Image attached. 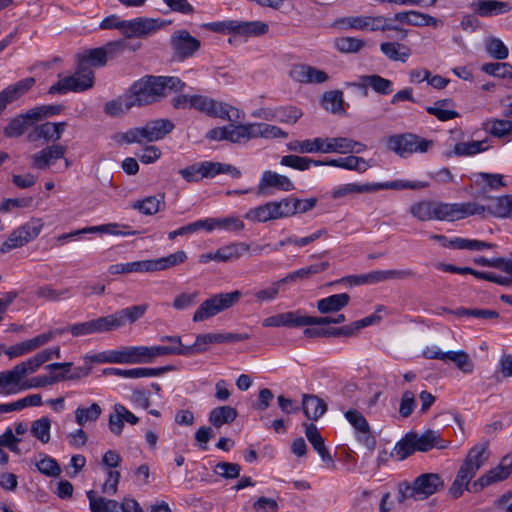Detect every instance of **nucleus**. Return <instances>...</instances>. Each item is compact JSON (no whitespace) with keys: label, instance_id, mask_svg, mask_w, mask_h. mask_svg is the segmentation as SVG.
Segmentation results:
<instances>
[{"label":"nucleus","instance_id":"nucleus-1","mask_svg":"<svg viewBox=\"0 0 512 512\" xmlns=\"http://www.w3.org/2000/svg\"><path fill=\"white\" fill-rule=\"evenodd\" d=\"M20 366H13L10 369L0 371V395H15L30 389L44 388L54 385L50 373L29 378L35 372H25L19 369Z\"/></svg>","mask_w":512,"mask_h":512},{"label":"nucleus","instance_id":"nucleus-2","mask_svg":"<svg viewBox=\"0 0 512 512\" xmlns=\"http://www.w3.org/2000/svg\"><path fill=\"white\" fill-rule=\"evenodd\" d=\"M444 488L443 479L436 473H423L412 483L404 482L399 485V502L406 499L425 500Z\"/></svg>","mask_w":512,"mask_h":512},{"label":"nucleus","instance_id":"nucleus-3","mask_svg":"<svg viewBox=\"0 0 512 512\" xmlns=\"http://www.w3.org/2000/svg\"><path fill=\"white\" fill-rule=\"evenodd\" d=\"M241 297V292L234 290L227 293L214 294L204 300L193 314L194 322H202L208 320L215 315L234 306Z\"/></svg>","mask_w":512,"mask_h":512},{"label":"nucleus","instance_id":"nucleus-4","mask_svg":"<svg viewBox=\"0 0 512 512\" xmlns=\"http://www.w3.org/2000/svg\"><path fill=\"white\" fill-rule=\"evenodd\" d=\"M283 135L278 127L267 123L228 125V141L233 143H244L257 137L277 138Z\"/></svg>","mask_w":512,"mask_h":512},{"label":"nucleus","instance_id":"nucleus-5","mask_svg":"<svg viewBox=\"0 0 512 512\" xmlns=\"http://www.w3.org/2000/svg\"><path fill=\"white\" fill-rule=\"evenodd\" d=\"M387 148L404 158L413 153H425L432 146L433 141L427 140L413 133L392 135L387 138Z\"/></svg>","mask_w":512,"mask_h":512},{"label":"nucleus","instance_id":"nucleus-6","mask_svg":"<svg viewBox=\"0 0 512 512\" xmlns=\"http://www.w3.org/2000/svg\"><path fill=\"white\" fill-rule=\"evenodd\" d=\"M169 352L173 351L166 348H152V346H123L114 350L115 364L152 363L155 358Z\"/></svg>","mask_w":512,"mask_h":512},{"label":"nucleus","instance_id":"nucleus-7","mask_svg":"<svg viewBox=\"0 0 512 512\" xmlns=\"http://www.w3.org/2000/svg\"><path fill=\"white\" fill-rule=\"evenodd\" d=\"M94 85V73L87 70L83 64L77 65L74 75L60 78L53 84L48 92L49 94H66L68 92H82L92 88Z\"/></svg>","mask_w":512,"mask_h":512},{"label":"nucleus","instance_id":"nucleus-8","mask_svg":"<svg viewBox=\"0 0 512 512\" xmlns=\"http://www.w3.org/2000/svg\"><path fill=\"white\" fill-rule=\"evenodd\" d=\"M190 108H194L211 117L221 118L230 122H237L241 118L238 109L202 95H192Z\"/></svg>","mask_w":512,"mask_h":512},{"label":"nucleus","instance_id":"nucleus-9","mask_svg":"<svg viewBox=\"0 0 512 512\" xmlns=\"http://www.w3.org/2000/svg\"><path fill=\"white\" fill-rule=\"evenodd\" d=\"M127 93L134 107L154 103L163 97L156 76L141 78L132 84Z\"/></svg>","mask_w":512,"mask_h":512},{"label":"nucleus","instance_id":"nucleus-10","mask_svg":"<svg viewBox=\"0 0 512 512\" xmlns=\"http://www.w3.org/2000/svg\"><path fill=\"white\" fill-rule=\"evenodd\" d=\"M485 207L475 202L444 203L435 201V220L456 221L471 215H479Z\"/></svg>","mask_w":512,"mask_h":512},{"label":"nucleus","instance_id":"nucleus-11","mask_svg":"<svg viewBox=\"0 0 512 512\" xmlns=\"http://www.w3.org/2000/svg\"><path fill=\"white\" fill-rule=\"evenodd\" d=\"M91 512H143L139 503L130 497H124L122 502L97 495L96 491L86 493Z\"/></svg>","mask_w":512,"mask_h":512},{"label":"nucleus","instance_id":"nucleus-12","mask_svg":"<svg viewBox=\"0 0 512 512\" xmlns=\"http://www.w3.org/2000/svg\"><path fill=\"white\" fill-rule=\"evenodd\" d=\"M166 24L167 22L161 19L137 17L126 20L121 28L126 38H146L165 27Z\"/></svg>","mask_w":512,"mask_h":512},{"label":"nucleus","instance_id":"nucleus-13","mask_svg":"<svg viewBox=\"0 0 512 512\" xmlns=\"http://www.w3.org/2000/svg\"><path fill=\"white\" fill-rule=\"evenodd\" d=\"M415 273L410 270H376L361 275H351L341 281H347L354 285L376 284L387 280H403L414 277Z\"/></svg>","mask_w":512,"mask_h":512},{"label":"nucleus","instance_id":"nucleus-14","mask_svg":"<svg viewBox=\"0 0 512 512\" xmlns=\"http://www.w3.org/2000/svg\"><path fill=\"white\" fill-rule=\"evenodd\" d=\"M170 44L176 59L181 61L192 57L201 46L200 41L184 29L171 35Z\"/></svg>","mask_w":512,"mask_h":512},{"label":"nucleus","instance_id":"nucleus-15","mask_svg":"<svg viewBox=\"0 0 512 512\" xmlns=\"http://www.w3.org/2000/svg\"><path fill=\"white\" fill-rule=\"evenodd\" d=\"M41 227V224L34 221L27 222L24 225L18 227L4 242V249L11 250L24 246L39 235Z\"/></svg>","mask_w":512,"mask_h":512},{"label":"nucleus","instance_id":"nucleus-16","mask_svg":"<svg viewBox=\"0 0 512 512\" xmlns=\"http://www.w3.org/2000/svg\"><path fill=\"white\" fill-rule=\"evenodd\" d=\"M283 206L285 208L288 206V200L283 199L280 202H268L264 205L250 209L246 213L245 218L258 222H266L272 219H278L285 215Z\"/></svg>","mask_w":512,"mask_h":512},{"label":"nucleus","instance_id":"nucleus-17","mask_svg":"<svg viewBox=\"0 0 512 512\" xmlns=\"http://www.w3.org/2000/svg\"><path fill=\"white\" fill-rule=\"evenodd\" d=\"M345 418L358 433V440L369 450H374L376 440L371 433L370 426L365 417L357 410H348Z\"/></svg>","mask_w":512,"mask_h":512},{"label":"nucleus","instance_id":"nucleus-18","mask_svg":"<svg viewBox=\"0 0 512 512\" xmlns=\"http://www.w3.org/2000/svg\"><path fill=\"white\" fill-rule=\"evenodd\" d=\"M488 447V441H484L473 446L469 450L468 455L466 456V459L460 469L473 478L481 466L488 460Z\"/></svg>","mask_w":512,"mask_h":512},{"label":"nucleus","instance_id":"nucleus-19","mask_svg":"<svg viewBox=\"0 0 512 512\" xmlns=\"http://www.w3.org/2000/svg\"><path fill=\"white\" fill-rule=\"evenodd\" d=\"M288 178L274 171L266 170L262 173L257 185L256 193L258 196H272L277 191L286 190Z\"/></svg>","mask_w":512,"mask_h":512},{"label":"nucleus","instance_id":"nucleus-20","mask_svg":"<svg viewBox=\"0 0 512 512\" xmlns=\"http://www.w3.org/2000/svg\"><path fill=\"white\" fill-rule=\"evenodd\" d=\"M325 153H362L367 146L361 142L355 141L348 137H327L324 138Z\"/></svg>","mask_w":512,"mask_h":512},{"label":"nucleus","instance_id":"nucleus-21","mask_svg":"<svg viewBox=\"0 0 512 512\" xmlns=\"http://www.w3.org/2000/svg\"><path fill=\"white\" fill-rule=\"evenodd\" d=\"M303 427L307 440L312 445L313 449L318 453L321 460L327 466L335 467L334 459L325 446L324 438L321 436L317 426L313 423L304 422Z\"/></svg>","mask_w":512,"mask_h":512},{"label":"nucleus","instance_id":"nucleus-22","mask_svg":"<svg viewBox=\"0 0 512 512\" xmlns=\"http://www.w3.org/2000/svg\"><path fill=\"white\" fill-rule=\"evenodd\" d=\"M339 22L348 29H355L366 32H377L381 30V24L384 23V16H349L340 19Z\"/></svg>","mask_w":512,"mask_h":512},{"label":"nucleus","instance_id":"nucleus-23","mask_svg":"<svg viewBox=\"0 0 512 512\" xmlns=\"http://www.w3.org/2000/svg\"><path fill=\"white\" fill-rule=\"evenodd\" d=\"M512 473V454L506 455L502 458L500 464L488 471L480 477V481L474 485V490L477 491L481 487H486L496 482L505 480Z\"/></svg>","mask_w":512,"mask_h":512},{"label":"nucleus","instance_id":"nucleus-24","mask_svg":"<svg viewBox=\"0 0 512 512\" xmlns=\"http://www.w3.org/2000/svg\"><path fill=\"white\" fill-rule=\"evenodd\" d=\"M66 150V146L59 144L47 146L31 156L32 165L37 169L45 170L63 158Z\"/></svg>","mask_w":512,"mask_h":512},{"label":"nucleus","instance_id":"nucleus-25","mask_svg":"<svg viewBox=\"0 0 512 512\" xmlns=\"http://www.w3.org/2000/svg\"><path fill=\"white\" fill-rule=\"evenodd\" d=\"M290 76L301 83L321 84L329 79L325 71L305 64L293 65L290 70Z\"/></svg>","mask_w":512,"mask_h":512},{"label":"nucleus","instance_id":"nucleus-26","mask_svg":"<svg viewBox=\"0 0 512 512\" xmlns=\"http://www.w3.org/2000/svg\"><path fill=\"white\" fill-rule=\"evenodd\" d=\"M168 369L165 367L160 368H147V367H136L130 369H121V368H105L103 370L104 375H112L125 379H139V378H149L155 377L163 374Z\"/></svg>","mask_w":512,"mask_h":512},{"label":"nucleus","instance_id":"nucleus-27","mask_svg":"<svg viewBox=\"0 0 512 512\" xmlns=\"http://www.w3.org/2000/svg\"><path fill=\"white\" fill-rule=\"evenodd\" d=\"M471 8L481 17L498 16L512 10L509 2L500 0H478L472 3Z\"/></svg>","mask_w":512,"mask_h":512},{"label":"nucleus","instance_id":"nucleus-28","mask_svg":"<svg viewBox=\"0 0 512 512\" xmlns=\"http://www.w3.org/2000/svg\"><path fill=\"white\" fill-rule=\"evenodd\" d=\"M35 83L32 77L22 79L0 92V115L7 105L26 93Z\"/></svg>","mask_w":512,"mask_h":512},{"label":"nucleus","instance_id":"nucleus-29","mask_svg":"<svg viewBox=\"0 0 512 512\" xmlns=\"http://www.w3.org/2000/svg\"><path fill=\"white\" fill-rule=\"evenodd\" d=\"M60 358V348L53 347L44 349L32 357L27 358L24 361H21L14 366H20L19 369L25 372H37L38 369L46 362L50 361L53 358Z\"/></svg>","mask_w":512,"mask_h":512},{"label":"nucleus","instance_id":"nucleus-30","mask_svg":"<svg viewBox=\"0 0 512 512\" xmlns=\"http://www.w3.org/2000/svg\"><path fill=\"white\" fill-rule=\"evenodd\" d=\"M301 409L307 419L312 421L319 420L328 409L327 403L314 394H303Z\"/></svg>","mask_w":512,"mask_h":512},{"label":"nucleus","instance_id":"nucleus-31","mask_svg":"<svg viewBox=\"0 0 512 512\" xmlns=\"http://www.w3.org/2000/svg\"><path fill=\"white\" fill-rule=\"evenodd\" d=\"M147 309V304H140L117 310L112 314L115 329L117 330L126 324L135 323L144 316Z\"/></svg>","mask_w":512,"mask_h":512},{"label":"nucleus","instance_id":"nucleus-32","mask_svg":"<svg viewBox=\"0 0 512 512\" xmlns=\"http://www.w3.org/2000/svg\"><path fill=\"white\" fill-rule=\"evenodd\" d=\"M381 53L390 61L405 63L412 55L411 49L397 41H385L380 43Z\"/></svg>","mask_w":512,"mask_h":512},{"label":"nucleus","instance_id":"nucleus-33","mask_svg":"<svg viewBox=\"0 0 512 512\" xmlns=\"http://www.w3.org/2000/svg\"><path fill=\"white\" fill-rule=\"evenodd\" d=\"M188 256L184 250H178L167 256L149 259L150 273L169 270L183 264Z\"/></svg>","mask_w":512,"mask_h":512},{"label":"nucleus","instance_id":"nucleus-34","mask_svg":"<svg viewBox=\"0 0 512 512\" xmlns=\"http://www.w3.org/2000/svg\"><path fill=\"white\" fill-rule=\"evenodd\" d=\"M174 129V124L168 119H157L144 126L146 142L158 141Z\"/></svg>","mask_w":512,"mask_h":512},{"label":"nucleus","instance_id":"nucleus-35","mask_svg":"<svg viewBox=\"0 0 512 512\" xmlns=\"http://www.w3.org/2000/svg\"><path fill=\"white\" fill-rule=\"evenodd\" d=\"M250 245L245 242H234L217 249L218 262H233L248 253Z\"/></svg>","mask_w":512,"mask_h":512},{"label":"nucleus","instance_id":"nucleus-36","mask_svg":"<svg viewBox=\"0 0 512 512\" xmlns=\"http://www.w3.org/2000/svg\"><path fill=\"white\" fill-rule=\"evenodd\" d=\"M350 296L347 293L334 294L320 299L317 302V309L322 314L338 312L348 305Z\"/></svg>","mask_w":512,"mask_h":512},{"label":"nucleus","instance_id":"nucleus-37","mask_svg":"<svg viewBox=\"0 0 512 512\" xmlns=\"http://www.w3.org/2000/svg\"><path fill=\"white\" fill-rule=\"evenodd\" d=\"M269 30L266 22L236 20L235 34L245 37H259Z\"/></svg>","mask_w":512,"mask_h":512},{"label":"nucleus","instance_id":"nucleus-38","mask_svg":"<svg viewBox=\"0 0 512 512\" xmlns=\"http://www.w3.org/2000/svg\"><path fill=\"white\" fill-rule=\"evenodd\" d=\"M237 417V410L231 406H219L209 413V422L215 428L232 423Z\"/></svg>","mask_w":512,"mask_h":512},{"label":"nucleus","instance_id":"nucleus-39","mask_svg":"<svg viewBox=\"0 0 512 512\" xmlns=\"http://www.w3.org/2000/svg\"><path fill=\"white\" fill-rule=\"evenodd\" d=\"M165 206L164 196H148L132 203L131 207L144 215H154Z\"/></svg>","mask_w":512,"mask_h":512},{"label":"nucleus","instance_id":"nucleus-40","mask_svg":"<svg viewBox=\"0 0 512 512\" xmlns=\"http://www.w3.org/2000/svg\"><path fill=\"white\" fill-rule=\"evenodd\" d=\"M108 271L112 275L129 273H150L149 259L110 265Z\"/></svg>","mask_w":512,"mask_h":512},{"label":"nucleus","instance_id":"nucleus-41","mask_svg":"<svg viewBox=\"0 0 512 512\" xmlns=\"http://www.w3.org/2000/svg\"><path fill=\"white\" fill-rule=\"evenodd\" d=\"M409 212L419 221L435 220V201L423 200L413 203Z\"/></svg>","mask_w":512,"mask_h":512},{"label":"nucleus","instance_id":"nucleus-42","mask_svg":"<svg viewBox=\"0 0 512 512\" xmlns=\"http://www.w3.org/2000/svg\"><path fill=\"white\" fill-rule=\"evenodd\" d=\"M107 62L105 50L102 48H94L78 55V64H83L87 70L91 67L104 66Z\"/></svg>","mask_w":512,"mask_h":512},{"label":"nucleus","instance_id":"nucleus-43","mask_svg":"<svg viewBox=\"0 0 512 512\" xmlns=\"http://www.w3.org/2000/svg\"><path fill=\"white\" fill-rule=\"evenodd\" d=\"M417 451L427 452L433 447L438 446L440 434L434 430H427L422 434L412 433Z\"/></svg>","mask_w":512,"mask_h":512},{"label":"nucleus","instance_id":"nucleus-44","mask_svg":"<svg viewBox=\"0 0 512 512\" xmlns=\"http://www.w3.org/2000/svg\"><path fill=\"white\" fill-rule=\"evenodd\" d=\"M471 479V476L467 475L464 471L459 469L458 474L449 489V493L451 494V496L455 499L460 497L464 491V488L474 493H477L484 488L481 487L479 490L475 491L474 485L480 481V478L477 481H475L471 486H469V482Z\"/></svg>","mask_w":512,"mask_h":512},{"label":"nucleus","instance_id":"nucleus-45","mask_svg":"<svg viewBox=\"0 0 512 512\" xmlns=\"http://www.w3.org/2000/svg\"><path fill=\"white\" fill-rule=\"evenodd\" d=\"M133 106L132 100L128 93L118 98L108 101L104 106V112L112 117H117L130 110Z\"/></svg>","mask_w":512,"mask_h":512},{"label":"nucleus","instance_id":"nucleus-46","mask_svg":"<svg viewBox=\"0 0 512 512\" xmlns=\"http://www.w3.org/2000/svg\"><path fill=\"white\" fill-rule=\"evenodd\" d=\"M365 40L354 37H338L334 40V47L344 54H355L365 48Z\"/></svg>","mask_w":512,"mask_h":512},{"label":"nucleus","instance_id":"nucleus-47","mask_svg":"<svg viewBox=\"0 0 512 512\" xmlns=\"http://www.w3.org/2000/svg\"><path fill=\"white\" fill-rule=\"evenodd\" d=\"M491 214L498 218L512 217V195H505L495 198L488 206Z\"/></svg>","mask_w":512,"mask_h":512},{"label":"nucleus","instance_id":"nucleus-48","mask_svg":"<svg viewBox=\"0 0 512 512\" xmlns=\"http://www.w3.org/2000/svg\"><path fill=\"white\" fill-rule=\"evenodd\" d=\"M102 413V408L97 403H92L89 407H78L74 411L75 422L79 426H84L87 422H96Z\"/></svg>","mask_w":512,"mask_h":512},{"label":"nucleus","instance_id":"nucleus-49","mask_svg":"<svg viewBox=\"0 0 512 512\" xmlns=\"http://www.w3.org/2000/svg\"><path fill=\"white\" fill-rule=\"evenodd\" d=\"M363 85L371 87L375 92L388 95L393 91V83L380 75H365L361 77Z\"/></svg>","mask_w":512,"mask_h":512},{"label":"nucleus","instance_id":"nucleus-50","mask_svg":"<svg viewBox=\"0 0 512 512\" xmlns=\"http://www.w3.org/2000/svg\"><path fill=\"white\" fill-rule=\"evenodd\" d=\"M290 150L301 153H325L324 138L317 137L302 141H294L290 143Z\"/></svg>","mask_w":512,"mask_h":512},{"label":"nucleus","instance_id":"nucleus-51","mask_svg":"<svg viewBox=\"0 0 512 512\" xmlns=\"http://www.w3.org/2000/svg\"><path fill=\"white\" fill-rule=\"evenodd\" d=\"M371 192V183L365 184H357V183H348L335 187L331 192V197L333 199H339L346 197L349 194H360V193H370Z\"/></svg>","mask_w":512,"mask_h":512},{"label":"nucleus","instance_id":"nucleus-52","mask_svg":"<svg viewBox=\"0 0 512 512\" xmlns=\"http://www.w3.org/2000/svg\"><path fill=\"white\" fill-rule=\"evenodd\" d=\"M34 122L35 121L31 118L27 117V113L25 115L18 116L12 119L5 127L4 134L10 138L19 137L26 131L28 126Z\"/></svg>","mask_w":512,"mask_h":512},{"label":"nucleus","instance_id":"nucleus-53","mask_svg":"<svg viewBox=\"0 0 512 512\" xmlns=\"http://www.w3.org/2000/svg\"><path fill=\"white\" fill-rule=\"evenodd\" d=\"M445 355L447 360L452 361L463 373L470 374L473 372L474 363L465 351H447Z\"/></svg>","mask_w":512,"mask_h":512},{"label":"nucleus","instance_id":"nucleus-54","mask_svg":"<svg viewBox=\"0 0 512 512\" xmlns=\"http://www.w3.org/2000/svg\"><path fill=\"white\" fill-rule=\"evenodd\" d=\"M51 420L48 417H42L31 423L30 432L41 443L46 444L50 441Z\"/></svg>","mask_w":512,"mask_h":512},{"label":"nucleus","instance_id":"nucleus-55","mask_svg":"<svg viewBox=\"0 0 512 512\" xmlns=\"http://www.w3.org/2000/svg\"><path fill=\"white\" fill-rule=\"evenodd\" d=\"M322 106L326 111L339 113L343 111V93L339 90L328 91L322 97Z\"/></svg>","mask_w":512,"mask_h":512},{"label":"nucleus","instance_id":"nucleus-56","mask_svg":"<svg viewBox=\"0 0 512 512\" xmlns=\"http://www.w3.org/2000/svg\"><path fill=\"white\" fill-rule=\"evenodd\" d=\"M416 450L412 433H408L394 446L392 456H396L398 460H404L412 455Z\"/></svg>","mask_w":512,"mask_h":512},{"label":"nucleus","instance_id":"nucleus-57","mask_svg":"<svg viewBox=\"0 0 512 512\" xmlns=\"http://www.w3.org/2000/svg\"><path fill=\"white\" fill-rule=\"evenodd\" d=\"M425 183L421 182H410V181H401V180H395L385 183H371V192H375L378 190L383 189H395V190H402V189H419L425 187Z\"/></svg>","mask_w":512,"mask_h":512},{"label":"nucleus","instance_id":"nucleus-58","mask_svg":"<svg viewBox=\"0 0 512 512\" xmlns=\"http://www.w3.org/2000/svg\"><path fill=\"white\" fill-rule=\"evenodd\" d=\"M481 70L502 79H512V65L509 63H485Z\"/></svg>","mask_w":512,"mask_h":512},{"label":"nucleus","instance_id":"nucleus-59","mask_svg":"<svg viewBox=\"0 0 512 512\" xmlns=\"http://www.w3.org/2000/svg\"><path fill=\"white\" fill-rule=\"evenodd\" d=\"M486 129L495 137L502 138L512 133V121L492 119L486 123Z\"/></svg>","mask_w":512,"mask_h":512},{"label":"nucleus","instance_id":"nucleus-60","mask_svg":"<svg viewBox=\"0 0 512 512\" xmlns=\"http://www.w3.org/2000/svg\"><path fill=\"white\" fill-rule=\"evenodd\" d=\"M36 295L46 301H60L70 297V288L57 290L50 285H44L37 289Z\"/></svg>","mask_w":512,"mask_h":512},{"label":"nucleus","instance_id":"nucleus-61","mask_svg":"<svg viewBox=\"0 0 512 512\" xmlns=\"http://www.w3.org/2000/svg\"><path fill=\"white\" fill-rule=\"evenodd\" d=\"M450 100L444 99L435 102L434 106L427 107V112L435 117H437L440 121H448L454 119L459 116V114L454 110L443 109L442 107L446 104H449Z\"/></svg>","mask_w":512,"mask_h":512},{"label":"nucleus","instance_id":"nucleus-62","mask_svg":"<svg viewBox=\"0 0 512 512\" xmlns=\"http://www.w3.org/2000/svg\"><path fill=\"white\" fill-rule=\"evenodd\" d=\"M474 263L484 267H493L501 269L510 276L512 274V260H507L501 257L488 259L483 256H480L474 259Z\"/></svg>","mask_w":512,"mask_h":512},{"label":"nucleus","instance_id":"nucleus-63","mask_svg":"<svg viewBox=\"0 0 512 512\" xmlns=\"http://www.w3.org/2000/svg\"><path fill=\"white\" fill-rule=\"evenodd\" d=\"M286 278H283L277 282L272 283L269 287L259 289L254 292V297L257 302L262 303L266 301H272L274 300L278 293L280 288L285 284Z\"/></svg>","mask_w":512,"mask_h":512},{"label":"nucleus","instance_id":"nucleus-64","mask_svg":"<svg viewBox=\"0 0 512 512\" xmlns=\"http://www.w3.org/2000/svg\"><path fill=\"white\" fill-rule=\"evenodd\" d=\"M443 23L440 19L431 16L426 13H422L417 10H411V20H410V26L415 27H422V26H432V27H439Z\"/></svg>","mask_w":512,"mask_h":512}]
</instances>
